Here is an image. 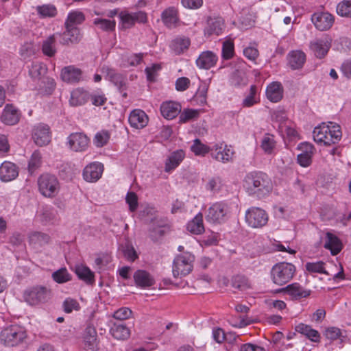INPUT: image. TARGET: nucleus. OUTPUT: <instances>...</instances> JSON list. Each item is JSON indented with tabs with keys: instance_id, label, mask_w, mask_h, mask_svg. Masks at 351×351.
Segmentation results:
<instances>
[{
	"instance_id": "f257e3e1",
	"label": "nucleus",
	"mask_w": 351,
	"mask_h": 351,
	"mask_svg": "<svg viewBox=\"0 0 351 351\" xmlns=\"http://www.w3.org/2000/svg\"><path fill=\"white\" fill-rule=\"evenodd\" d=\"M243 187L250 195L263 198L268 195L273 189L271 178L263 171H252L246 174Z\"/></svg>"
},
{
	"instance_id": "f03ea898",
	"label": "nucleus",
	"mask_w": 351,
	"mask_h": 351,
	"mask_svg": "<svg viewBox=\"0 0 351 351\" xmlns=\"http://www.w3.org/2000/svg\"><path fill=\"white\" fill-rule=\"evenodd\" d=\"M313 134L315 142L324 145L337 143L342 136L340 126L332 122H330L328 125L322 123L315 127Z\"/></svg>"
},
{
	"instance_id": "7ed1b4c3",
	"label": "nucleus",
	"mask_w": 351,
	"mask_h": 351,
	"mask_svg": "<svg viewBox=\"0 0 351 351\" xmlns=\"http://www.w3.org/2000/svg\"><path fill=\"white\" fill-rule=\"evenodd\" d=\"M295 273V267L289 263L281 262L275 264L271 269V278L273 282L282 286L289 282Z\"/></svg>"
},
{
	"instance_id": "20e7f679",
	"label": "nucleus",
	"mask_w": 351,
	"mask_h": 351,
	"mask_svg": "<svg viewBox=\"0 0 351 351\" xmlns=\"http://www.w3.org/2000/svg\"><path fill=\"white\" fill-rule=\"evenodd\" d=\"M25 330L19 325H11L5 328L0 334V341L5 346H14L26 338Z\"/></svg>"
},
{
	"instance_id": "39448f33",
	"label": "nucleus",
	"mask_w": 351,
	"mask_h": 351,
	"mask_svg": "<svg viewBox=\"0 0 351 351\" xmlns=\"http://www.w3.org/2000/svg\"><path fill=\"white\" fill-rule=\"evenodd\" d=\"M195 256L190 252H184L178 255L173 263V276L175 278L182 277L188 275L193 270V263Z\"/></svg>"
},
{
	"instance_id": "423d86ee",
	"label": "nucleus",
	"mask_w": 351,
	"mask_h": 351,
	"mask_svg": "<svg viewBox=\"0 0 351 351\" xmlns=\"http://www.w3.org/2000/svg\"><path fill=\"white\" fill-rule=\"evenodd\" d=\"M38 189L40 193L46 197H55L60 189L57 178L51 174H42L38 179Z\"/></svg>"
},
{
	"instance_id": "0eeeda50",
	"label": "nucleus",
	"mask_w": 351,
	"mask_h": 351,
	"mask_svg": "<svg viewBox=\"0 0 351 351\" xmlns=\"http://www.w3.org/2000/svg\"><path fill=\"white\" fill-rule=\"evenodd\" d=\"M230 213V208L227 204L217 202L208 208L206 219L210 223H221L228 218Z\"/></svg>"
},
{
	"instance_id": "6e6552de",
	"label": "nucleus",
	"mask_w": 351,
	"mask_h": 351,
	"mask_svg": "<svg viewBox=\"0 0 351 351\" xmlns=\"http://www.w3.org/2000/svg\"><path fill=\"white\" fill-rule=\"evenodd\" d=\"M90 143L88 137L83 132H72L66 138L65 146L71 152H84Z\"/></svg>"
},
{
	"instance_id": "1a4fd4ad",
	"label": "nucleus",
	"mask_w": 351,
	"mask_h": 351,
	"mask_svg": "<svg viewBox=\"0 0 351 351\" xmlns=\"http://www.w3.org/2000/svg\"><path fill=\"white\" fill-rule=\"evenodd\" d=\"M245 221L252 228H260L267 223L268 215L261 208L251 207L245 212Z\"/></svg>"
},
{
	"instance_id": "9d476101",
	"label": "nucleus",
	"mask_w": 351,
	"mask_h": 351,
	"mask_svg": "<svg viewBox=\"0 0 351 351\" xmlns=\"http://www.w3.org/2000/svg\"><path fill=\"white\" fill-rule=\"evenodd\" d=\"M51 291L45 287H34L24 293L25 301L30 305L46 302L50 298Z\"/></svg>"
},
{
	"instance_id": "9b49d317",
	"label": "nucleus",
	"mask_w": 351,
	"mask_h": 351,
	"mask_svg": "<svg viewBox=\"0 0 351 351\" xmlns=\"http://www.w3.org/2000/svg\"><path fill=\"white\" fill-rule=\"evenodd\" d=\"M119 16L120 19V25L123 29L131 28L136 23H145L147 20L146 13L143 11L135 12H130L125 10L121 11Z\"/></svg>"
},
{
	"instance_id": "f8f14e48",
	"label": "nucleus",
	"mask_w": 351,
	"mask_h": 351,
	"mask_svg": "<svg viewBox=\"0 0 351 351\" xmlns=\"http://www.w3.org/2000/svg\"><path fill=\"white\" fill-rule=\"evenodd\" d=\"M331 38L326 35L310 42V49L317 58H323L328 53L331 46Z\"/></svg>"
},
{
	"instance_id": "ddd939ff",
	"label": "nucleus",
	"mask_w": 351,
	"mask_h": 351,
	"mask_svg": "<svg viewBox=\"0 0 351 351\" xmlns=\"http://www.w3.org/2000/svg\"><path fill=\"white\" fill-rule=\"evenodd\" d=\"M51 132L49 127L43 123L34 126L32 130V138L34 143L40 147L48 145L51 141Z\"/></svg>"
},
{
	"instance_id": "4468645a",
	"label": "nucleus",
	"mask_w": 351,
	"mask_h": 351,
	"mask_svg": "<svg viewBox=\"0 0 351 351\" xmlns=\"http://www.w3.org/2000/svg\"><path fill=\"white\" fill-rule=\"evenodd\" d=\"M311 21L318 30L326 31L332 27L334 16L328 12H316L312 15Z\"/></svg>"
},
{
	"instance_id": "2eb2a0df",
	"label": "nucleus",
	"mask_w": 351,
	"mask_h": 351,
	"mask_svg": "<svg viewBox=\"0 0 351 351\" xmlns=\"http://www.w3.org/2000/svg\"><path fill=\"white\" fill-rule=\"evenodd\" d=\"M298 149L301 150V153L298 155V162L303 167H307L312 163V157L314 154V147L308 143H302L298 145Z\"/></svg>"
},
{
	"instance_id": "dca6fc26",
	"label": "nucleus",
	"mask_w": 351,
	"mask_h": 351,
	"mask_svg": "<svg viewBox=\"0 0 351 351\" xmlns=\"http://www.w3.org/2000/svg\"><path fill=\"white\" fill-rule=\"evenodd\" d=\"M266 97L268 100L273 103L280 101L284 94V88L281 82L276 81L269 83L265 90Z\"/></svg>"
},
{
	"instance_id": "f3484780",
	"label": "nucleus",
	"mask_w": 351,
	"mask_h": 351,
	"mask_svg": "<svg viewBox=\"0 0 351 351\" xmlns=\"http://www.w3.org/2000/svg\"><path fill=\"white\" fill-rule=\"evenodd\" d=\"M217 56L211 51L202 52L195 61L196 65L201 69H209L217 64Z\"/></svg>"
},
{
	"instance_id": "a211bd4d",
	"label": "nucleus",
	"mask_w": 351,
	"mask_h": 351,
	"mask_svg": "<svg viewBox=\"0 0 351 351\" xmlns=\"http://www.w3.org/2000/svg\"><path fill=\"white\" fill-rule=\"evenodd\" d=\"M128 121L131 127L136 129H142L147 126L149 118L143 110L135 109L130 112Z\"/></svg>"
},
{
	"instance_id": "6ab92c4d",
	"label": "nucleus",
	"mask_w": 351,
	"mask_h": 351,
	"mask_svg": "<svg viewBox=\"0 0 351 351\" xmlns=\"http://www.w3.org/2000/svg\"><path fill=\"white\" fill-rule=\"evenodd\" d=\"M233 154L234 152L226 145L223 147L222 143L215 144L211 148L212 157L219 162H229L232 159Z\"/></svg>"
},
{
	"instance_id": "aec40b11",
	"label": "nucleus",
	"mask_w": 351,
	"mask_h": 351,
	"mask_svg": "<svg viewBox=\"0 0 351 351\" xmlns=\"http://www.w3.org/2000/svg\"><path fill=\"white\" fill-rule=\"evenodd\" d=\"M103 165L100 162H93L87 165L83 171V177L88 182H96L103 173Z\"/></svg>"
},
{
	"instance_id": "412c9836",
	"label": "nucleus",
	"mask_w": 351,
	"mask_h": 351,
	"mask_svg": "<svg viewBox=\"0 0 351 351\" xmlns=\"http://www.w3.org/2000/svg\"><path fill=\"white\" fill-rule=\"evenodd\" d=\"M224 28V21L221 17H210L207 21V26L204 29V34L207 36H219Z\"/></svg>"
},
{
	"instance_id": "4be33fe9",
	"label": "nucleus",
	"mask_w": 351,
	"mask_h": 351,
	"mask_svg": "<svg viewBox=\"0 0 351 351\" xmlns=\"http://www.w3.org/2000/svg\"><path fill=\"white\" fill-rule=\"evenodd\" d=\"M279 291H286L293 300H301L308 297L311 290L304 289L298 283H292L282 288Z\"/></svg>"
},
{
	"instance_id": "5701e85b",
	"label": "nucleus",
	"mask_w": 351,
	"mask_h": 351,
	"mask_svg": "<svg viewBox=\"0 0 351 351\" xmlns=\"http://www.w3.org/2000/svg\"><path fill=\"white\" fill-rule=\"evenodd\" d=\"M287 64L292 70L300 69L306 62V54L300 50L290 51L287 57Z\"/></svg>"
},
{
	"instance_id": "b1692460",
	"label": "nucleus",
	"mask_w": 351,
	"mask_h": 351,
	"mask_svg": "<svg viewBox=\"0 0 351 351\" xmlns=\"http://www.w3.org/2000/svg\"><path fill=\"white\" fill-rule=\"evenodd\" d=\"M133 278L135 285L142 289L150 287L155 284L154 277L145 270L138 269L136 271Z\"/></svg>"
},
{
	"instance_id": "393cba45",
	"label": "nucleus",
	"mask_w": 351,
	"mask_h": 351,
	"mask_svg": "<svg viewBox=\"0 0 351 351\" xmlns=\"http://www.w3.org/2000/svg\"><path fill=\"white\" fill-rule=\"evenodd\" d=\"M65 27L66 30L63 34H59L60 36V43L62 45H69L70 43L73 44L80 42L82 36L79 28L69 26H65Z\"/></svg>"
},
{
	"instance_id": "a878e982",
	"label": "nucleus",
	"mask_w": 351,
	"mask_h": 351,
	"mask_svg": "<svg viewBox=\"0 0 351 351\" xmlns=\"http://www.w3.org/2000/svg\"><path fill=\"white\" fill-rule=\"evenodd\" d=\"M19 175L16 166L8 161L3 162L0 166V180L9 182L15 179Z\"/></svg>"
},
{
	"instance_id": "bb28decb",
	"label": "nucleus",
	"mask_w": 351,
	"mask_h": 351,
	"mask_svg": "<svg viewBox=\"0 0 351 351\" xmlns=\"http://www.w3.org/2000/svg\"><path fill=\"white\" fill-rule=\"evenodd\" d=\"M162 115L167 119H173L181 112V105L176 101L163 102L160 106Z\"/></svg>"
},
{
	"instance_id": "cd10ccee",
	"label": "nucleus",
	"mask_w": 351,
	"mask_h": 351,
	"mask_svg": "<svg viewBox=\"0 0 351 351\" xmlns=\"http://www.w3.org/2000/svg\"><path fill=\"white\" fill-rule=\"evenodd\" d=\"M110 332L114 339L125 340L130 337V330L125 324L112 321H110Z\"/></svg>"
},
{
	"instance_id": "c85d7f7f",
	"label": "nucleus",
	"mask_w": 351,
	"mask_h": 351,
	"mask_svg": "<svg viewBox=\"0 0 351 351\" xmlns=\"http://www.w3.org/2000/svg\"><path fill=\"white\" fill-rule=\"evenodd\" d=\"M61 78L67 83H77L82 78V71L74 66H65L62 69Z\"/></svg>"
},
{
	"instance_id": "c756f323",
	"label": "nucleus",
	"mask_w": 351,
	"mask_h": 351,
	"mask_svg": "<svg viewBox=\"0 0 351 351\" xmlns=\"http://www.w3.org/2000/svg\"><path fill=\"white\" fill-rule=\"evenodd\" d=\"M19 113L12 105L7 104L2 112L1 121L6 125H13L19 121Z\"/></svg>"
},
{
	"instance_id": "7c9ffc66",
	"label": "nucleus",
	"mask_w": 351,
	"mask_h": 351,
	"mask_svg": "<svg viewBox=\"0 0 351 351\" xmlns=\"http://www.w3.org/2000/svg\"><path fill=\"white\" fill-rule=\"evenodd\" d=\"M97 334L95 326L88 324L84 333V341L85 346L91 350L97 349Z\"/></svg>"
},
{
	"instance_id": "2f4dec72",
	"label": "nucleus",
	"mask_w": 351,
	"mask_h": 351,
	"mask_svg": "<svg viewBox=\"0 0 351 351\" xmlns=\"http://www.w3.org/2000/svg\"><path fill=\"white\" fill-rule=\"evenodd\" d=\"M103 72L106 73L108 78L121 91L125 89L126 78L121 73H117L114 69L108 66L102 68Z\"/></svg>"
},
{
	"instance_id": "473e14b6",
	"label": "nucleus",
	"mask_w": 351,
	"mask_h": 351,
	"mask_svg": "<svg viewBox=\"0 0 351 351\" xmlns=\"http://www.w3.org/2000/svg\"><path fill=\"white\" fill-rule=\"evenodd\" d=\"M162 23L168 28L175 27L178 21V12L174 7H169L165 9L161 14Z\"/></svg>"
},
{
	"instance_id": "72a5a7b5",
	"label": "nucleus",
	"mask_w": 351,
	"mask_h": 351,
	"mask_svg": "<svg viewBox=\"0 0 351 351\" xmlns=\"http://www.w3.org/2000/svg\"><path fill=\"white\" fill-rule=\"evenodd\" d=\"M324 246L326 249L329 250L333 256L339 254L342 249V243L339 239L330 232L326 233Z\"/></svg>"
},
{
	"instance_id": "f704fd0d",
	"label": "nucleus",
	"mask_w": 351,
	"mask_h": 351,
	"mask_svg": "<svg viewBox=\"0 0 351 351\" xmlns=\"http://www.w3.org/2000/svg\"><path fill=\"white\" fill-rule=\"evenodd\" d=\"M296 332L304 335L308 339L313 342H319L320 340V335L319 332L309 325L300 323L295 327Z\"/></svg>"
},
{
	"instance_id": "c9c22d12",
	"label": "nucleus",
	"mask_w": 351,
	"mask_h": 351,
	"mask_svg": "<svg viewBox=\"0 0 351 351\" xmlns=\"http://www.w3.org/2000/svg\"><path fill=\"white\" fill-rule=\"evenodd\" d=\"M90 94L83 88H77L72 91L70 104L72 106H81L90 99Z\"/></svg>"
},
{
	"instance_id": "e433bc0d",
	"label": "nucleus",
	"mask_w": 351,
	"mask_h": 351,
	"mask_svg": "<svg viewBox=\"0 0 351 351\" xmlns=\"http://www.w3.org/2000/svg\"><path fill=\"white\" fill-rule=\"evenodd\" d=\"M184 158V153L182 150H178L173 152L167 158L165 162V171L170 172L176 169Z\"/></svg>"
},
{
	"instance_id": "4c0bfd02",
	"label": "nucleus",
	"mask_w": 351,
	"mask_h": 351,
	"mask_svg": "<svg viewBox=\"0 0 351 351\" xmlns=\"http://www.w3.org/2000/svg\"><path fill=\"white\" fill-rule=\"evenodd\" d=\"M190 45L189 38L178 37L172 40L170 47L176 55H180L189 49Z\"/></svg>"
},
{
	"instance_id": "58836bf2",
	"label": "nucleus",
	"mask_w": 351,
	"mask_h": 351,
	"mask_svg": "<svg viewBox=\"0 0 351 351\" xmlns=\"http://www.w3.org/2000/svg\"><path fill=\"white\" fill-rule=\"evenodd\" d=\"M75 272L80 280H84L87 284H93L95 281L94 273L86 265H77Z\"/></svg>"
},
{
	"instance_id": "ea45409f",
	"label": "nucleus",
	"mask_w": 351,
	"mask_h": 351,
	"mask_svg": "<svg viewBox=\"0 0 351 351\" xmlns=\"http://www.w3.org/2000/svg\"><path fill=\"white\" fill-rule=\"evenodd\" d=\"M187 230L193 234H200L204 231L203 215L199 213L187 223Z\"/></svg>"
},
{
	"instance_id": "a19ab883",
	"label": "nucleus",
	"mask_w": 351,
	"mask_h": 351,
	"mask_svg": "<svg viewBox=\"0 0 351 351\" xmlns=\"http://www.w3.org/2000/svg\"><path fill=\"white\" fill-rule=\"evenodd\" d=\"M56 83L53 79L46 77L38 81V90L43 95H50L55 88Z\"/></svg>"
},
{
	"instance_id": "79ce46f5",
	"label": "nucleus",
	"mask_w": 351,
	"mask_h": 351,
	"mask_svg": "<svg viewBox=\"0 0 351 351\" xmlns=\"http://www.w3.org/2000/svg\"><path fill=\"white\" fill-rule=\"evenodd\" d=\"M85 20L84 13L79 10H73L70 12L65 21V26L75 27L82 23Z\"/></svg>"
},
{
	"instance_id": "37998d69",
	"label": "nucleus",
	"mask_w": 351,
	"mask_h": 351,
	"mask_svg": "<svg viewBox=\"0 0 351 351\" xmlns=\"http://www.w3.org/2000/svg\"><path fill=\"white\" fill-rule=\"evenodd\" d=\"M29 243L36 247L47 244L49 242L50 237L46 233L34 232L29 235Z\"/></svg>"
},
{
	"instance_id": "c03bdc74",
	"label": "nucleus",
	"mask_w": 351,
	"mask_h": 351,
	"mask_svg": "<svg viewBox=\"0 0 351 351\" xmlns=\"http://www.w3.org/2000/svg\"><path fill=\"white\" fill-rule=\"evenodd\" d=\"M43 53L48 56L53 57L56 53V35L49 36L45 40L43 41L42 45Z\"/></svg>"
},
{
	"instance_id": "a18cd8bd",
	"label": "nucleus",
	"mask_w": 351,
	"mask_h": 351,
	"mask_svg": "<svg viewBox=\"0 0 351 351\" xmlns=\"http://www.w3.org/2000/svg\"><path fill=\"white\" fill-rule=\"evenodd\" d=\"M51 278L56 282L64 284L71 280L72 276L66 267H61L52 273Z\"/></svg>"
},
{
	"instance_id": "49530a36",
	"label": "nucleus",
	"mask_w": 351,
	"mask_h": 351,
	"mask_svg": "<svg viewBox=\"0 0 351 351\" xmlns=\"http://www.w3.org/2000/svg\"><path fill=\"white\" fill-rule=\"evenodd\" d=\"M46 71V66L40 62H33L29 71L31 77L38 81L45 77L44 75Z\"/></svg>"
},
{
	"instance_id": "de8ad7c7",
	"label": "nucleus",
	"mask_w": 351,
	"mask_h": 351,
	"mask_svg": "<svg viewBox=\"0 0 351 351\" xmlns=\"http://www.w3.org/2000/svg\"><path fill=\"white\" fill-rule=\"evenodd\" d=\"M42 163V154L38 150H35L28 162V171L29 173L32 174L41 166Z\"/></svg>"
},
{
	"instance_id": "09e8293b",
	"label": "nucleus",
	"mask_w": 351,
	"mask_h": 351,
	"mask_svg": "<svg viewBox=\"0 0 351 351\" xmlns=\"http://www.w3.org/2000/svg\"><path fill=\"white\" fill-rule=\"evenodd\" d=\"M93 24L96 25L99 29L106 32H111L114 30L116 26V22L114 20L100 18L95 19L93 21Z\"/></svg>"
},
{
	"instance_id": "8fccbe9b",
	"label": "nucleus",
	"mask_w": 351,
	"mask_h": 351,
	"mask_svg": "<svg viewBox=\"0 0 351 351\" xmlns=\"http://www.w3.org/2000/svg\"><path fill=\"white\" fill-rule=\"evenodd\" d=\"M234 54V45L232 39L228 38L223 42L222 58L225 60H230Z\"/></svg>"
},
{
	"instance_id": "3c124183",
	"label": "nucleus",
	"mask_w": 351,
	"mask_h": 351,
	"mask_svg": "<svg viewBox=\"0 0 351 351\" xmlns=\"http://www.w3.org/2000/svg\"><path fill=\"white\" fill-rule=\"evenodd\" d=\"M56 215L57 211L53 207H43L40 213V220L45 223L52 222L55 220Z\"/></svg>"
},
{
	"instance_id": "603ef678",
	"label": "nucleus",
	"mask_w": 351,
	"mask_h": 351,
	"mask_svg": "<svg viewBox=\"0 0 351 351\" xmlns=\"http://www.w3.org/2000/svg\"><path fill=\"white\" fill-rule=\"evenodd\" d=\"M337 13L343 17L351 18V1L343 0L337 5Z\"/></svg>"
},
{
	"instance_id": "864d4df0",
	"label": "nucleus",
	"mask_w": 351,
	"mask_h": 351,
	"mask_svg": "<svg viewBox=\"0 0 351 351\" xmlns=\"http://www.w3.org/2000/svg\"><path fill=\"white\" fill-rule=\"evenodd\" d=\"M208 88L204 85L200 86L193 97L192 101L199 106L206 103Z\"/></svg>"
},
{
	"instance_id": "5fc2aeb1",
	"label": "nucleus",
	"mask_w": 351,
	"mask_h": 351,
	"mask_svg": "<svg viewBox=\"0 0 351 351\" xmlns=\"http://www.w3.org/2000/svg\"><path fill=\"white\" fill-rule=\"evenodd\" d=\"M199 110L190 108L184 109L182 112H180L179 120L180 123H186L197 119L199 117Z\"/></svg>"
},
{
	"instance_id": "6e6d98bb",
	"label": "nucleus",
	"mask_w": 351,
	"mask_h": 351,
	"mask_svg": "<svg viewBox=\"0 0 351 351\" xmlns=\"http://www.w3.org/2000/svg\"><path fill=\"white\" fill-rule=\"evenodd\" d=\"M231 284L233 288L241 291H245L250 287L247 279L243 276H236L233 277Z\"/></svg>"
},
{
	"instance_id": "4d7b16f0",
	"label": "nucleus",
	"mask_w": 351,
	"mask_h": 351,
	"mask_svg": "<svg viewBox=\"0 0 351 351\" xmlns=\"http://www.w3.org/2000/svg\"><path fill=\"white\" fill-rule=\"evenodd\" d=\"M191 149L197 156H204L211 151V149L202 143L201 141L198 138L193 141V144L191 145Z\"/></svg>"
},
{
	"instance_id": "13d9d810",
	"label": "nucleus",
	"mask_w": 351,
	"mask_h": 351,
	"mask_svg": "<svg viewBox=\"0 0 351 351\" xmlns=\"http://www.w3.org/2000/svg\"><path fill=\"white\" fill-rule=\"evenodd\" d=\"M324 263L322 261L313 263H307L305 265L306 269L311 273H319L328 275L329 274L324 269Z\"/></svg>"
},
{
	"instance_id": "bf43d9fd",
	"label": "nucleus",
	"mask_w": 351,
	"mask_h": 351,
	"mask_svg": "<svg viewBox=\"0 0 351 351\" xmlns=\"http://www.w3.org/2000/svg\"><path fill=\"white\" fill-rule=\"evenodd\" d=\"M38 13L43 17H53L56 14V8L52 5L38 6Z\"/></svg>"
},
{
	"instance_id": "052dcab7",
	"label": "nucleus",
	"mask_w": 351,
	"mask_h": 351,
	"mask_svg": "<svg viewBox=\"0 0 351 351\" xmlns=\"http://www.w3.org/2000/svg\"><path fill=\"white\" fill-rule=\"evenodd\" d=\"M62 307L64 311L66 313H71L73 310L77 311L80 309V304L75 299L67 298L63 302Z\"/></svg>"
},
{
	"instance_id": "680f3d73",
	"label": "nucleus",
	"mask_w": 351,
	"mask_h": 351,
	"mask_svg": "<svg viewBox=\"0 0 351 351\" xmlns=\"http://www.w3.org/2000/svg\"><path fill=\"white\" fill-rule=\"evenodd\" d=\"M110 134L108 132H97L94 138V144L98 147H103L108 142Z\"/></svg>"
},
{
	"instance_id": "e2e57ef3",
	"label": "nucleus",
	"mask_w": 351,
	"mask_h": 351,
	"mask_svg": "<svg viewBox=\"0 0 351 351\" xmlns=\"http://www.w3.org/2000/svg\"><path fill=\"white\" fill-rule=\"evenodd\" d=\"M132 311L127 307H122L114 312L112 317L115 319L123 321L130 317Z\"/></svg>"
},
{
	"instance_id": "0e129e2a",
	"label": "nucleus",
	"mask_w": 351,
	"mask_h": 351,
	"mask_svg": "<svg viewBox=\"0 0 351 351\" xmlns=\"http://www.w3.org/2000/svg\"><path fill=\"white\" fill-rule=\"evenodd\" d=\"M35 49L32 42H25L20 48V54L23 58L30 57L34 55Z\"/></svg>"
},
{
	"instance_id": "69168bd1",
	"label": "nucleus",
	"mask_w": 351,
	"mask_h": 351,
	"mask_svg": "<svg viewBox=\"0 0 351 351\" xmlns=\"http://www.w3.org/2000/svg\"><path fill=\"white\" fill-rule=\"evenodd\" d=\"M125 201L129 205V208L131 212H134L138 207V197L137 195L132 191L128 192Z\"/></svg>"
},
{
	"instance_id": "338daca9",
	"label": "nucleus",
	"mask_w": 351,
	"mask_h": 351,
	"mask_svg": "<svg viewBox=\"0 0 351 351\" xmlns=\"http://www.w3.org/2000/svg\"><path fill=\"white\" fill-rule=\"evenodd\" d=\"M275 147V141L272 136H266L262 140L261 147L267 154H271Z\"/></svg>"
},
{
	"instance_id": "774afa93",
	"label": "nucleus",
	"mask_w": 351,
	"mask_h": 351,
	"mask_svg": "<svg viewBox=\"0 0 351 351\" xmlns=\"http://www.w3.org/2000/svg\"><path fill=\"white\" fill-rule=\"evenodd\" d=\"M161 69L160 64H154L150 67H147L145 70L147 80L154 82L156 80V73Z\"/></svg>"
}]
</instances>
